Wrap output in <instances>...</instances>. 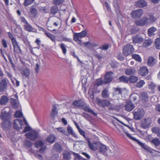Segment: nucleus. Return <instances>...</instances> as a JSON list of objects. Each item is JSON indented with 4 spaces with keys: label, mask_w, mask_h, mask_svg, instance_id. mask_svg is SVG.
<instances>
[{
    "label": "nucleus",
    "mask_w": 160,
    "mask_h": 160,
    "mask_svg": "<svg viewBox=\"0 0 160 160\" xmlns=\"http://www.w3.org/2000/svg\"><path fill=\"white\" fill-rule=\"evenodd\" d=\"M62 155L63 156V158L64 159L68 160L70 158L71 153L68 151H66L63 153Z\"/></svg>",
    "instance_id": "obj_34"
},
{
    "label": "nucleus",
    "mask_w": 160,
    "mask_h": 160,
    "mask_svg": "<svg viewBox=\"0 0 160 160\" xmlns=\"http://www.w3.org/2000/svg\"><path fill=\"white\" fill-rule=\"evenodd\" d=\"M14 51L17 53H20L21 52L20 48L18 44L13 46Z\"/></svg>",
    "instance_id": "obj_49"
},
{
    "label": "nucleus",
    "mask_w": 160,
    "mask_h": 160,
    "mask_svg": "<svg viewBox=\"0 0 160 160\" xmlns=\"http://www.w3.org/2000/svg\"><path fill=\"white\" fill-rule=\"evenodd\" d=\"M11 112L9 108L6 107L1 111L0 118L3 121L2 127L3 129L8 128L11 126Z\"/></svg>",
    "instance_id": "obj_1"
},
{
    "label": "nucleus",
    "mask_w": 160,
    "mask_h": 160,
    "mask_svg": "<svg viewBox=\"0 0 160 160\" xmlns=\"http://www.w3.org/2000/svg\"><path fill=\"white\" fill-rule=\"evenodd\" d=\"M113 5L114 7L115 8L116 10H118L119 9V6L118 0H113Z\"/></svg>",
    "instance_id": "obj_50"
},
{
    "label": "nucleus",
    "mask_w": 160,
    "mask_h": 160,
    "mask_svg": "<svg viewBox=\"0 0 160 160\" xmlns=\"http://www.w3.org/2000/svg\"><path fill=\"white\" fill-rule=\"evenodd\" d=\"M143 13V11L142 9H139L135 10L133 11L131 13L132 16L133 18L137 17L140 18L142 15Z\"/></svg>",
    "instance_id": "obj_8"
},
{
    "label": "nucleus",
    "mask_w": 160,
    "mask_h": 160,
    "mask_svg": "<svg viewBox=\"0 0 160 160\" xmlns=\"http://www.w3.org/2000/svg\"><path fill=\"white\" fill-rule=\"evenodd\" d=\"M136 72V70L135 69L132 68H130L126 69L125 70V73L127 75H130L134 74Z\"/></svg>",
    "instance_id": "obj_24"
},
{
    "label": "nucleus",
    "mask_w": 160,
    "mask_h": 160,
    "mask_svg": "<svg viewBox=\"0 0 160 160\" xmlns=\"http://www.w3.org/2000/svg\"><path fill=\"white\" fill-rule=\"evenodd\" d=\"M101 95L104 98H108L109 95L108 90L107 88H104L102 91Z\"/></svg>",
    "instance_id": "obj_29"
},
{
    "label": "nucleus",
    "mask_w": 160,
    "mask_h": 160,
    "mask_svg": "<svg viewBox=\"0 0 160 160\" xmlns=\"http://www.w3.org/2000/svg\"><path fill=\"white\" fill-rule=\"evenodd\" d=\"M35 0H24L23 5L25 6H27L32 4Z\"/></svg>",
    "instance_id": "obj_46"
},
{
    "label": "nucleus",
    "mask_w": 160,
    "mask_h": 160,
    "mask_svg": "<svg viewBox=\"0 0 160 160\" xmlns=\"http://www.w3.org/2000/svg\"><path fill=\"white\" fill-rule=\"evenodd\" d=\"M84 102L81 100L75 101L73 103V105L78 107H82L84 104Z\"/></svg>",
    "instance_id": "obj_31"
},
{
    "label": "nucleus",
    "mask_w": 160,
    "mask_h": 160,
    "mask_svg": "<svg viewBox=\"0 0 160 160\" xmlns=\"http://www.w3.org/2000/svg\"><path fill=\"white\" fill-rule=\"evenodd\" d=\"M136 142L142 148H143L144 149L146 150H148L147 149V147L144 143H142L139 141L138 140H137L136 141Z\"/></svg>",
    "instance_id": "obj_52"
},
{
    "label": "nucleus",
    "mask_w": 160,
    "mask_h": 160,
    "mask_svg": "<svg viewBox=\"0 0 160 160\" xmlns=\"http://www.w3.org/2000/svg\"><path fill=\"white\" fill-rule=\"evenodd\" d=\"M155 87L156 86L155 84L154 83L152 82H151L148 85L149 88L152 90L154 89Z\"/></svg>",
    "instance_id": "obj_64"
},
{
    "label": "nucleus",
    "mask_w": 160,
    "mask_h": 160,
    "mask_svg": "<svg viewBox=\"0 0 160 160\" xmlns=\"http://www.w3.org/2000/svg\"><path fill=\"white\" fill-rule=\"evenodd\" d=\"M107 149V147L106 146L104 145H101L99 147L100 152L102 153H104Z\"/></svg>",
    "instance_id": "obj_42"
},
{
    "label": "nucleus",
    "mask_w": 160,
    "mask_h": 160,
    "mask_svg": "<svg viewBox=\"0 0 160 160\" xmlns=\"http://www.w3.org/2000/svg\"><path fill=\"white\" fill-rule=\"evenodd\" d=\"M24 27L25 30L29 32H33L36 33L37 32V29L33 28L28 23L25 24L24 25Z\"/></svg>",
    "instance_id": "obj_13"
},
{
    "label": "nucleus",
    "mask_w": 160,
    "mask_h": 160,
    "mask_svg": "<svg viewBox=\"0 0 160 160\" xmlns=\"http://www.w3.org/2000/svg\"><path fill=\"white\" fill-rule=\"evenodd\" d=\"M157 19V18H155L153 15H149V18H148V24H152L155 22Z\"/></svg>",
    "instance_id": "obj_33"
},
{
    "label": "nucleus",
    "mask_w": 160,
    "mask_h": 160,
    "mask_svg": "<svg viewBox=\"0 0 160 160\" xmlns=\"http://www.w3.org/2000/svg\"><path fill=\"white\" fill-rule=\"evenodd\" d=\"M138 72L139 74L142 76H145L147 75L148 72L147 68L145 66L141 67Z\"/></svg>",
    "instance_id": "obj_16"
},
{
    "label": "nucleus",
    "mask_w": 160,
    "mask_h": 160,
    "mask_svg": "<svg viewBox=\"0 0 160 160\" xmlns=\"http://www.w3.org/2000/svg\"><path fill=\"white\" fill-rule=\"evenodd\" d=\"M156 62V59L152 57H150L148 60L147 64L150 66H154Z\"/></svg>",
    "instance_id": "obj_20"
},
{
    "label": "nucleus",
    "mask_w": 160,
    "mask_h": 160,
    "mask_svg": "<svg viewBox=\"0 0 160 160\" xmlns=\"http://www.w3.org/2000/svg\"><path fill=\"white\" fill-rule=\"evenodd\" d=\"M104 83V81H102L101 79H99L96 81V84L98 86H99L102 85Z\"/></svg>",
    "instance_id": "obj_61"
},
{
    "label": "nucleus",
    "mask_w": 160,
    "mask_h": 160,
    "mask_svg": "<svg viewBox=\"0 0 160 160\" xmlns=\"http://www.w3.org/2000/svg\"><path fill=\"white\" fill-rule=\"evenodd\" d=\"M138 95L136 93H133L130 96L131 99L133 101H135L137 99V98L138 97Z\"/></svg>",
    "instance_id": "obj_55"
},
{
    "label": "nucleus",
    "mask_w": 160,
    "mask_h": 160,
    "mask_svg": "<svg viewBox=\"0 0 160 160\" xmlns=\"http://www.w3.org/2000/svg\"><path fill=\"white\" fill-rule=\"evenodd\" d=\"M86 139L88 142V146L91 149L93 150L97 149L98 147V143L97 142H94L91 143L89 138H87Z\"/></svg>",
    "instance_id": "obj_12"
},
{
    "label": "nucleus",
    "mask_w": 160,
    "mask_h": 160,
    "mask_svg": "<svg viewBox=\"0 0 160 160\" xmlns=\"http://www.w3.org/2000/svg\"><path fill=\"white\" fill-rule=\"evenodd\" d=\"M119 82H122L124 83H128L129 81L128 78L125 76L120 77L118 79Z\"/></svg>",
    "instance_id": "obj_30"
},
{
    "label": "nucleus",
    "mask_w": 160,
    "mask_h": 160,
    "mask_svg": "<svg viewBox=\"0 0 160 160\" xmlns=\"http://www.w3.org/2000/svg\"><path fill=\"white\" fill-rule=\"evenodd\" d=\"M58 11V8L56 5L51 7L50 9V13L53 15L55 14Z\"/></svg>",
    "instance_id": "obj_26"
},
{
    "label": "nucleus",
    "mask_w": 160,
    "mask_h": 160,
    "mask_svg": "<svg viewBox=\"0 0 160 160\" xmlns=\"http://www.w3.org/2000/svg\"><path fill=\"white\" fill-rule=\"evenodd\" d=\"M133 116V118L136 120L141 119L144 116L145 112L142 108H138L135 109L132 112Z\"/></svg>",
    "instance_id": "obj_2"
},
{
    "label": "nucleus",
    "mask_w": 160,
    "mask_h": 160,
    "mask_svg": "<svg viewBox=\"0 0 160 160\" xmlns=\"http://www.w3.org/2000/svg\"><path fill=\"white\" fill-rule=\"evenodd\" d=\"M11 102L14 108H16L18 106V103L16 100L14 98H11L10 99Z\"/></svg>",
    "instance_id": "obj_48"
},
{
    "label": "nucleus",
    "mask_w": 160,
    "mask_h": 160,
    "mask_svg": "<svg viewBox=\"0 0 160 160\" xmlns=\"http://www.w3.org/2000/svg\"><path fill=\"white\" fill-rule=\"evenodd\" d=\"M109 48V45L108 44H104L102 47H100L99 48L101 49L102 50H107Z\"/></svg>",
    "instance_id": "obj_62"
},
{
    "label": "nucleus",
    "mask_w": 160,
    "mask_h": 160,
    "mask_svg": "<svg viewBox=\"0 0 160 160\" xmlns=\"http://www.w3.org/2000/svg\"><path fill=\"white\" fill-rule=\"evenodd\" d=\"M25 135L27 138L34 140L37 138L38 133L35 131H32L26 133Z\"/></svg>",
    "instance_id": "obj_7"
},
{
    "label": "nucleus",
    "mask_w": 160,
    "mask_h": 160,
    "mask_svg": "<svg viewBox=\"0 0 160 160\" xmlns=\"http://www.w3.org/2000/svg\"><path fill=\"white\" fill-rule=\"evenodd\" d=\"M153 132L158 133L160 131V129L158 127H154L152 129Z\"/></svg>",
    "instance_id": "obj_60"
},
{
    "label": "nucleus",
    "mask_w": 160,
    "mask_h": 160,
    "mask_svg": "<svg viewBox=\"0 0 160 160\" xmlns=\"http://www.w3.org/2000/svg\"><path fill=\"white\" fill-rule=\"evenodd\" d=\"M15 116L17 118H20L22 116V114L20 111H17L15 112Z\"/></svg>",
    "instance_id": "obj_59"
},
{
    "label": "nucleus",
    "mask_w": 160,
    "mask_h": 160,
    "mask_svg": "<svg viewBox=\"0 0 160 160\" xmlns=\"http://www.w3.org/2000/svg\"><path fill=\"white\" fill-rule=\"evenodd\" d=\"M144 84V81L141 80L137 83L136 86V87L140 88L142 87Z\"/></svg>",
    "instance_id": "obj_44"
},
{
    "label": "nucleus",
    "mask_w": 160,
    "mask_h": 160,
    "mask_svg": "<svg viewBox=\"0 0 160 160\" xmlns=\"http://www.w3.org/2000/svg\"><path fill=\"white\" fill-rule=\"evenodd\" d=\"M55 139L56 138L54 136L51 135L48 137L47 141L50 143H52L55 141Z\"/></svg>",
    "instance_id": "obj_35"
},
{
    "label": "nucleus",
    "mask_w": 160,
    "mask_h": 160,
    "mask_svg": "<svg viewBox=\"0 0 160 160\" xmlns=\"http://www.w3.org/2000/svg\"><path fill=\"white\" fill-rule=\"evenodd\" d=\"M140 99L143 102H146L148 99V96L147 92H142L140 93L139 96Z\"/></svg>",
    "instance_id": "obj_23"
},
{
    "label": "nucleus",
    "mask_w": 160,
    "mask_h": 160,
    "mask_svg": "<svg viewBox=\"0 0 160 160\" xmlns=\"http://www.w3.org/2000/svg\"><path fill=\"white\" fill-rule=\"evenodd\" d=\"M56 109L57 108L56 106L53 105L51 114V117L53 118H54L58 114V112L56 110Z\"/></svg>",
    "instance_id": "obj_28"
},
{
    "label": "nucleus",
    "mask_w": 160,
    "mask_h": 160,
    "mask_svg": "<svg viewBox=\"0 0 160 160\" xmlns=\"http://www.w3.org/2000/svg\"><path fill=\"white\" fill-rule=\"evenodd\" d=\"M24 144L25 146L28 148L31 147L32 145V143L28 140L25 141Z\"/></svg>",
    "instance_id": "obj_57"
},
{
    "label": "nucleus",
    "mask_w": 160,
    "mask_h": 160,
    "mask_svg": "<svg viewBox=\"0 0 160 160\" xmlns=\"http://www.w3.org/2000/svg\"><path fill=\"white\" fill-rule=\"evenodd\" d=\"M9 98L5 95L2 96L0 99V104L2 105H5L8 102Z\"/></svg>",
    "instance_id": "obj_21"
},
{
    "label": "nucleus",
    "mask_w": 160,
    "mask_h": 160,
    "mask_svg": "<svg viewBox=\"0 0 160 160\" xmlns=\"http://www.w3.org/2000/svg\"><path fill=\"white\" fill-rule=\"evenodd\" d=\"M133 42L134 43H140L143 41V38L139 35H137L132 38Z\"/></svg>",
    "instance_id": "obj_15"
},
{
    "label": "nucleus",
    "mask_w": 160,
    "mask_h": 160,
    "mask_svg": "<svg viewBox=\"0 0 160 160\" xmlns=\"http://www.w3.org/2000/svg\"><path fill=\"white\" fill-rule=\"evenodd\" d=\"M135 23L137 26H144L148 24V18L146 17H143L139 20L135 21Z\"/></svg>",
    "instance_id": "obj_6"
},
{
    "label": "nucleus",
    "mask_w": 160,
    "mask_h": 160,
    "mask_svg": "<svg viewBox=\"0 0 160 160\" xmlns=\"http://www.w3.org/2000/svg\"><path fill=\"white\" fill-rule=\"evenodd\" d=\"M108 102L107 103V106L108 108L110 110H116L119 109L120 108V106L119 105H115L113 103H111L108 100Z\"/></svg>",
    "instance_id": "obj_11"
},
{
    "label": "nucleus",
    "mask_w": 160,
    "mask_h": 160,
    "mask_svg": "<svg viewBox=\"0 0 160 160\" xmlns=\"http://www.w3.org/2000/svg\"><path fill=\"white\" fill-rule=\"evenodd\" d=\"M113 74L112 72H107L104 77V83L107 84L111 82L112 80V75Z\"/></svg>",
    "instance_id": "obj_10"
},
{
    "label": "nucleus",
    "mask_w": 160,
    "mask_h": 160,
    "mask_svg": "<svg viewBox=\"0 0 160 160\" xmlns=\"http://www.w3.org/2000/svg\"><path fill=\"white\" fill-rule=\"evenodd\" d=\"M152 120L150 118H145L143 119L141 122V127L143 129L148 128L151 124Z\"/></svg>",
    "instance_id": "obj_4"
},
{
    "label": "nucleus",
    "mask_w": 160,
    "mask_h": 160,
    "mask_svg": "<svg viewBox=\"0 0 160 160\" xmlns=\"http://www.w3.org/2000/svg\"><path fill=\"white\" fill-rule=\"evenodd\" d=\"M98 45L96 43L93 42L91 43L90 42L88 46V48L89 49H92L93 48L97 47Z\"/></svg>",
    "instance_id": "obj_45"
},
{
    "label": "nucleus",
    "mask_w": 160,
    "mask_h": 160,
    "mask_svg": "<svg viewBox=\"0 0 160 160\" xmlns=\"http://www.w3.org/2000/svg\"><path fill=\"white\" fill-rule=\"evenodd\" d=\"M151 142L152 143L154 144L156 146H158L160 144V141L157 138L152 139Z\"/></svg>",
    "instance_id": "obj_43"
},
{
    "label": "nucleus",
    "mask_w": 160,
    "mask_h": 160,
    "mask_svg": "<svg viewBox=\"0 0 160 160\" xmlns=\"http://www.w3.org/2000/svg\"><path fill=\"white\" fill-rule=\"evenodd\" d=\"M108 103V102L107 100H100L98 99L97 100V104L103 108L106 107Z\"/></svg>",
    "instance_id": "obj_18"
},
{
    "label": "nucleus",
    "mask_w": 160,
    "mask_h": 160,
    "mask_svg": "<svg viewBox=\"0 0 160 160\" xmlns=\"http://www.w3.org/2000/svg\"><path fill=\"white\" fill-rule=\"evenodd\" d=\"M47 149V147L46 146H43L41 148L39 151V152L42 154H43L44 152V151Z\"/></svg>",
    "instance_id": "obj_63"
},
{
    "label": "nucleus",
    "mask_w": 160,
    "mask_h": 160,
    "mask_svg": "<svg viewBox=\"0 0 160 160\" xmlns=\"http://www.w3.org/2000/svg\"><path fill=\"white\" fill-rule=\"evenodd\" d=\"M155 47L157 49H160V38H158L155 40Z\"/></svg>",
    "instance_id": "obj_39"
},
{
    "label": "nucleus",
    "mask_w": 160,
    "mask_h": 160,
    "mask_svg": "<svg viewBox=\"0 0 160 160\" xmlns=\"http://www.w3.org/2000/svg\"><path fill=\"white\" fill-rule=\"evenodd\" d=\"M138 78L137 77L132 76L129 77L128 78L130 82L133 83L136 82L138 80Z\"/></svg>",
    "instance_id": "obj_38"
},
{
    "label": "nucleus",
    "mask_w": 160,
    "mask_h": 160,
    "mask_svg": "<svg viewBox=\"0 0 160 160\" xmlns=\"http://www.w3.org/2000/svg\"><path fill=\"white\" fill-rule=\"evenodd\" d=\"M125 107L126 111L130 112L134 108L135 106L131 101H129L126 102Z\"/></svg>",
    "instance_id": "obj_14"
},
{
    "label": "nucleus",
    "mask_w": 160,
    "mask_h": 160,
    "mask_svg": "<svg viewBox=\"0 0 160 160\" xmlns=\"http://www.w3.org/2000/svg\"><path fill=\"white\" fill-rule=\"evenodd\" d=\"M87 32L86 30L82 31V32L79 33H76L74 36L78 37L80 38H82L85 37L87 35Z\"/></svg>",
    "instance_id": "obj_25"
},
{
    "label": "nucleus",
    "mask_w": 160,
    "mask_h": 160,
    "mask_svg": "<svg viewBox=\"0 0 160 160\" xmlns=\"http://www.w3.org/2000/svg\"><path fill=\"white\" fill-rule=\"evenodd\" d=\"M82 107L83 110L85 112H88L94 116H96L97 115V114L95 113L93 110L89 108L88 105H85L84 103V104Z\"/></svg>",
    "instance_id": "obj_17"
},
{
    "label": "nucleus",
    "mask_w": 160,
    "mask_h": 160,
    "mask_svg": "<svg viewBox=\"0 0 160 160\" xmlns=\"http://www.w3.org/2000/svg\"><path fill=\"white\" fill-rule=\"evenodd\" d=\"M157 30V28L152 27L148 29V34L149 37H151L155 35L154 32Z\"/></svg>",
    "instance_id": "obj_27"
},
{
    "label": "nucleus",
    "mask_w": 160,
    "mask_h": 160,
    "mask_svg": "<svg viewBox=\"0 0 160 160\" xmlns=\"http://www.w3.org/2000/svg\"><path fill=\"white\" fill-rule=\"evenodd\" d=\"M132 58L136 61L140 62L142 59L140 56L138 54H134L132 55Z\"/></svg>",
    "instance_id": "obj_40"
},
{
    "label": "nucleus",
    "mask_w": 160,
    "mask_h": 160,
    "mask_svg": "<svg viewBox=\"0 0 160 160\" xmlns=\"http://www.w3.org/2000/svg\"><path fill=\"white\" fill-rule=\"evenodd\" d=\"M124 132L126 134V135L131 140L134 141L135 142L137 141L138 139H136V138L133 137L130 134H129L126 131H124Z\"/></svg>",
    "instance_id": "obj_54"
},
{
    "label": "nucleus",
    "mask_w": 160,
    "mask_h": 160,
    "mask_svg": "<svg viewBox=\"0 0 160 160\" xmlns=\"http://www.w3.org/2000/svg\"><path fill=\"white\" fill-rule=\"evenodd\" d=\"M64 0H53V3L57 6L61 4L64 2Z\"/></svg>",
    "instance_id": "obj_51"
},
{
    "label": "nucleus",
    "mask_w": 160,
    "mask_h": 160,
    "mask_svg": "<svg viewBox=\"0 0 160 160\" xmlns=\"http://www.w3.org/2000/svg\"><path fill=\"white\" fill-rule=\"evenodd\" d=\"M152 41L151 39L146 40L143 43L144 47H147L150 46L152 43Z\"/></svg>",
    "instance_id": "obj_36"
},
{
    "label": "nucleus",
    "mask_w": 160,
    "mask_h": 160,
    "mask_svg": "<svg viewBox=\"0 0 160 160\" xmlns=\"http://www.w3.org/2000/svg\"><path fill=\"white\" fill-rule=\"evenodd\" d=\"M24 122L23 121L20 119H17L14 120L13 124V127L15 129L19 130L23 128L22 126Z\"/></svg>",
    "instance_id": "obj_5"
},
{
    "label": "nucleus",
    "mask_w": 160,
    "mask_h": 160,
    "mask_svg": "<svg viewBox=\"0 0 160 160\" xmlns=\"http://www.w3.org/2000/svg\"><path fill=\"white\" fill-rule=\"evenodd\" d=\"M30 12L32 16L34 18H35L37 15V9L34 8L31 9Z\"/></svg>",
    "instance_id": "obj_41"
},
{
    "label": "nucleus",
    "mask_w": 160,
    "mask_h": 160,
    "mask_svg": "<svg viewBox=\"0 0 160 160\" xmlns=\"http://www.w3.org/2000/svg\"><path fill=\"white\" fill-rule=\"evenodd\" d=\"M36 147L38 148L39 147L42 146L43 144V143L42 141H38L35 142Z\"/></svg>",
    "instance_id": "obj_56"
},
{
    "label": "nucleus",
    "mask_w": 160,
    "mask_h": 160,
    "mask_svg": "<svg viewBox=\"0 0 160 160\" xmlns=\"http://www.w3.org/2000/svg\"><path fill=\"white\" fill-rule=\"evenodd\" d=\"M82 116L88 120H89L91 118V116L90 115L85 112H84L83 113Z\"/></svg>",
    "instance_id": "obj_58"
},
{
    "label": "nucleus",
    "mask_w": 160,
    "mask_h": 160,
    "mask_svg": "<svg viewBox=\"0 0 160 160\" xmlns=\"http://www.w3.org/2000/svg\"><path fill=\"white\" fill-rule=\"evenodd\" d=\"M39 10L40 12L42 13H45L48 12L46 7H40L39 8Z\"/></svg>",
    "instance_id": "obj_53"
},
{
    "label": "nucleus",
    "mask_w": 160,
    "mask_h": 160,
    "mask_svg": "<svg viewBox=\"0 0 160 160\" xmlns=\"http://www.w3.org/2000/svg\"><path fill=\"white\" fill-rule=\"evenodd\" d=\"M135 6L138 8H143L147 5V2L144 0H141L136 2Z\"/></svg>",
    "instance_id": "obj_19"
},
{
    "label": "nucleus",
    "mask_w": 160,
    "mask_h": 160,
    "mask_svg": "<svg viewBox=\"0 0 160 160\" xmlns=\"http://www.w3.org/2000/svg\"><path fill=\"white\" fill-rule=\"evenodd\" d=\"M45 34L49 38H50L52 41L55 42V36L50 33L45 32Z\"/></svg>",
    "instance_id": "obj_37"
},
{
    "label": "nucleus",
    "mask_w": 160,
    "mask_h": 160,
    "mask_svg": "<svg viewBox=\"0 0 160 160\" xmlns=\"http://www.w3.org/2000/svg\"><path fill=\"white\" fill-rule=\"evenodd\" d=\"M21 74L25 78H28L30 75V71L28 69L25 68L22 70Z\"/></svg>",
    "instance_id": "obj_22"
},
{
    "label": "nucleus",
    "mask_w": 160,
    "mask_h": 160,
    "mask_svg": "<svg viewBox=\"0 0 160 160\" xmlns=\"http://www.w3.org/2000/svg\"><path fill=\"white\" fill-rule=\"evenodd\" d=\"M133 51L134 48L130 44H128L125 46L122 50L123 54L126 56L130 55Z\"/></svg>",
    "instance_id": "obj_3"
},
{
    "label": "nucleus",
    "mask_w": 160,
    "mask_h": 160,
    "mask_svg": "<svg viewBox=\"0 0 160 160\" xmlns=\"http://www.w3.org/2000/svg\"><path fill=\"white\" fill-rule=\"evenodd\" d=\"M54 149L58 152H60L62 151V148L61 145L56 143L54 146Z\"/></svg>",
    "instance_id": "obj_32"
},
{
    "label": "nucleus",
    "mask_w": 160,
    "mask_h": 160,
    "mask_svg": "<svg viewBox=\"0 0 160 160\" xmlns=\"http://www.w3.org/2000/svg\"><path fill=\"white\" fill-rule=\"evenodd\" d=\"M60 47L62 50L63 54H65L67 52L66 46L63 43H61L60 44Z\"/></svg>",
    "instance_id": "obj_47"
},
{
    "label": "nucleus",
    "mask_w": 160,
    "mask_h": 160,
    "mask_svg": "<svg viewBox=\"0 0 160 160\" xmlns=\"http://www.w3.org/2000/svg\"><path fill=\"white\" fill-rule=\"evenodd\" d=\"M8 80L6 79H2L0 82V92H3L6 89Z\"/></svg>",
    "instance_id": "obj_9"
}]
</instances>
